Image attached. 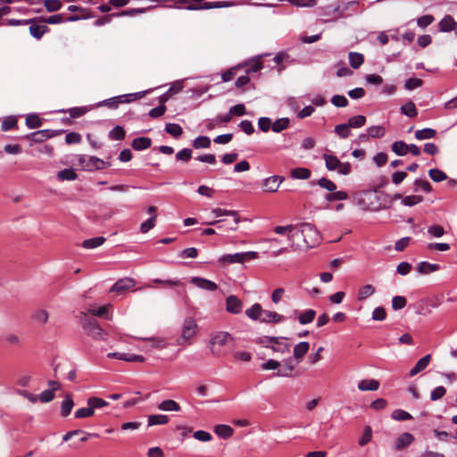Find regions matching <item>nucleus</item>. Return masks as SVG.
<instances>
[{"mask_svg": "<svg viewBox=\"0 0 457 457\" xmlns=\"http://www.w3.org/2000/svg\"><path fill=\"white\" fill-rule=\"evenodd\" d=\"M258 258L257 252H245V253H237L233 254H224L220 258V262L225 264H232V263H243L248 260H253Z\"/></svg>", "mask_w": 457, "mask_h": 457, "instance_id": "obj_7", "label": "nucleus"}, {"mask_svg": "<svg viewBox=\"0 0 457 457\" xmlns=\"http://www.w3.org/2000/svg\"><path fill=\"white\" fill-rule=\"evenodd\" d=\"M104 242L105 238L104 237H96L84 240L82 246L87 249H93L102 245Z\"/></svg>", "mask_w": 457, "mask_h": 457, "instance_id": "obj_34", "label": "nucleus"}, {"mask_svg": "<svg viewBox=\"0 0 457 457\" xmlns=\"http://www.w3.org/2000/svg\"><path fill=\"white\" fill-rule=\"evenodd\" d=\"M243 303L236 295H229L226 299V311L232 314H238L242 312Z\"/></svg>", "mask_w": 457, "mask_h": 457, "instance_id": "obj_13", "label": "nucleus"}, {"mask_svg": "<svg viewBox=\"0 0 457 457\" xmlns=\"http://www.w3.org/2000/svg\"><path fill=\"white\" fill-rule=\"evenodd\" d=\"M290 120L288 118H280L277 119L271 126V129L276 132L279 133L285 129H287L289 127Z\"/></svg>", "mask_w": 457, "mask_h": 457, "instance_id": "obj_33", "label": "nucleus"}, {"mask_svg": "<svg viewBox=\"0 0 457 457\" xmlns=\"http://www.w3.org/2000/svg\"><path fill=\"white\" fill-rule=\"evenodd\" d=\"M349 124H339L335 127L336 133L342 138H346L350 135Z\"/></svg>", "mask_w": 457, "mask_h": 457, "instance_id": "obj_54", "label": "nucleus"}, {"mask_svg": "<svg viewBox=\"0 0 457 457\" xmlns=\"http://www.w3.org/2000/svg\"><path fill=\"white\" fill-rule=\"evenodd\" d=\"M283 365H284V369L278 370L277 375L279 377H286V378L294 377L295 365L294 364L293 359L289 357V358L284 360Z\"/></svg>", "mask_w": 457, "mask_h": 457, "instance_id": "obj_17", "label": "nucleus"}, {"mask_svg": "<svg viewBox=\"0 0 457 457\" xmlns=\"http://www.w3.org/2000/svg\"><path fill=\"white\" fill-rule=\"evenodd\" d=\"M74 406L73 400L71 395H66L65 399L62 403L61 414L63 417H67Z\"/></svg>", "mask_w": 457, "mask_h": 457, "instance_id": "obj_36", "label": "nucleus"}, {"mask_svg": "<svg viewBox=\"0 0 457 457\" xmlns=\"http://www.w3.org/2000/svg\"><path fill=\"white\" fill-rule=\"evenodd\" d=\"M428 175L431 178V179L434 180L435 182H441L447 179L446 174L444 171L437 169L429 170Z\"/></svg>", "mask_w": 457, "mask_h": 457, "instance_id": "obj_51", "label": "nucleus"}, {"mask_svg": "<svg viewBox=\"0 0 457 457\" xmlns=\"http://www.w3.org/2000/svg\"><path fill=\"white\" fill-rule=\"evenodd\" d=\"M297 237L293 242L292 250L313 247L320 241V235L317 228L310 223L296 225Z\"/></svg>", "mask_w": 457, "mask_h": 457, "instance_id": "obj_1", "label": "nucleus"}, {"mask_svg": "<svg viewBox=\"0 0 457 457\" xmlns=\"http://www.w3.org/2000/svg\"><path fill=\"white\" fill-rule=\"evenodd\" d=\"M366 123V117L364 115H356L348 120V124L351 128H361Z\"/></svg>", "mask_w": 457, "mask_h": 457, "instance_id": "obj_48", "label": "nucleus"}, {"mask_svg": "<svg viewBox=\"0 0 457 457\" xmlns=\"http://www.w3.org/2000/svg\"><path fill=\"white\" fill-rule=\"evenodd\" d=\"M32 319L40 327H44L48 322L49 312L45 309H37L34 312Z\"/></svg>", "mask_w": 457, "mask_h": 457, "instance_id": "obj_20", "label": "nucleus"}, {"mask_svg": "<svg viewBox=\"0 0 457 457\" xmlns=\"http://www.w3.org/2000/svg\"><path fill=\"white\" fill-rule=\"evenodd\" d=\"M296 225H287V226H277L274 228V232L278 235H287V240L289 243V246L281 247L272 253V256L277 257L280 254L288 253L290 249L292 250L293 242L295 237H297V233L295 231Z\"/></svg>", "mask_w": 457, "mask_h": 457, "instance_id": "obj_2", "label": "nucleus"}, {"mask_svg": "<svg viewBox=\"0 0 457 457\" xmlns=\"http://www.w3.org/2000/svg\"><path fill=\"white\" fill-rule=\"evenodd\" d=\"M392 150L397 155H405L408 153V145L403 141H396L392 145Z\"/></svg>", "mask_w": 457, "mask_h": 457, "instance_id": "obj_45", "label": "nucleus"}, {"mask_svg": "<svg viewBox=\"0 0 457 457\" xmlns=\"http://www.w3.org/2000/svg\"><path fill=\"white\" fill-rule=\"evenodd\" d=\"M232 340L231 336L228 332H218L211 338V351L214 355L222 353L221 348Z\"/></svg>", "mask_w": 457, "mask_h": 457, "instance_id": "obj_9", "label": "nucleus"}, {"mask_svg": "<svg viewBox=\"0 0 457 457\" xmlns=\"http://www.w3.org/2000/svg\"><path fill=\"white\" fill-rule=\"evenodd\" d=\"M109 137L113 140H121L125 137V130L122 127L116 126L110 131Z\"/></svg>", "mask_w": 457, "mask_h": 457, "instance_id": "obj_56", "label": "nucleus"}, {"mask_svg": "<svg viewBox=\"0 0 457 457\" xmlns=\"http://www.w3.org/2000/svg\"><path fill=\"white\" fill-rule=\"evenodd\" d=\"M57 178L60 180H74L77 178V174L71 169H64L58 172Z\"/></svg>", "mask_w": 457, "mask_h": 457, "instance_id": "obj_46", "label": "nucleus"}, {"mask_svg": "<svg viewBox=\"0 0 457 457\" xmlns=\"http://www.w3.org/2000/svg\"><path fill=\"white\" fill-rule=\"evenodd\" d=\"M414 441V436L408 432L401 434L395 441V449L402 450L409 446Z\"/></svg>", "mask_w": 457, "mask_h": 457, "instance_id": "obj_16", "label": "nucleus"}, {"mask_svg": "<svg viewBox=\"0 0 457 457\" xmlns=\"http://www.w3.org/2000/svg\"><path fill=\"white\" fill-rule=\"evenodd\" d=\"M263 344L265 347L281 354L288 353L291 348L288 338L281 337H265Z\"/></svg>", "mask_w": 457, "mask_h": 457, "instance_id": "obj_5", "label": "nucleus"}, {"mask_svg": "<svg viewBox=\"0 0 457 457\" xmlns=\"http://www.w3.org/2000/svg\"><path fill=\"white\" fill-rule=\"evenodd\" d=\"M310 345L308 342H300L294 347V357L298 361H302L308 353Z\"/></svg>", "mask_w": 457, "mask_h": 457, "instance_id": "obj_25", "label": "nucleus"}, {"mask_svg": "<svg viewBox=\"0 0 457 457\" xmlns=\"http://www.w3.org/2000/svg\"><path fill=\"white\" fill-rule=\"evenodd\" d=\"M136 280L132 278H122L114 283V285L111 287L110 292L121 294L125 291L131 290L136 286Z\"/></svg>", "mask_w": 457, "mask_h": 457, "instance_id": "obj_11", "label": "nucleus"}, {"mask_svg": "<svg viewBox=\"0 0 457 457\" xmlns=\"http://www.w3.org/2000/svg\"><path fill=\"white\" fill-rule=\"evenodd\" d=\"M192 157V150L189 148H184L176 154V159L178 161L187 162Z\"/></svg>", "mask_w": 457, "mask_h": 457, "instance_id": "obj_59", "label": "nucleus"}, {"mask_svg": "<svg viewBox=\"0 0 457 457\" xmlns=\"http://www.w3.org/2000/svg\"><path fill=\"white\" fill-rule=\"evenodd\" d=\"M431 360V355L427 354L423 356L421 359L418 361V362L415 364V366L410 370V377H414L420 371L424 370L428 365L429 364Z\"/></svg>", "mask_w": 457, "mask_h": 457, "instance_id": "obj_19", "label": "nucleus"}, {"mask_svg": "<svg viewBox=\"0 0 457 457\" xmlns=\"http://www.w3.org/2000/svg\"><path fill=\"white\" fill-rule=\"evenodd\" d=\"M392 419L395 420H408L412 419V416L403 410L397 409L392 412Z\"/></svg>", "mask_w": 457, "mask_h": 457, "instance_id": "obj_53", "label": "nucleus"}, {"mask_svg": "<svg viewBox=\"0 0 457 457\" xmlns=\"http://www.w3.org/2000/svg\"><path fill=\"white\" fill-rule=\"evenodd\" d=\"M95 413L93 408L91 406H88L87 407H83V408H80V409H78L76 411H75V418L77 419H84V418H88V417H91L93 416Z\"/></svg>", "mask_w": 457, "mask_h": 457, "instance_id": "obj_49", "label": "nucleus"}, {"mask_svg": "<svg viewBox=\"0 0 457 457\" xmlns=\"http://www.w3.org/2000/svg\"><path fill=\"white\" fill-rule=\"evenodd\" d=\"M284 181V178L274 175L271 177L267 178L263 182V187L265 188L266 192L274 193L276 192L279 185Z\"/></svg>", "mask_w": 457, "mask_h": 457, "instance_id": "obj_14", "label": "nucleus"}, {"mask_svg": "<svg viewBox=\"0 0 457 457\" xmlns=\"http://www.w3.org/2000/svg\"><path fill=\"white\" fill-rule=\"evenodd\" d=\"M145 96V92L137 94L123 95L106 99L98 104L99 106H106L110 109H117L120 104L129 103L134 99L141 98Z\"/></svg>", "mask_w": 457, "mask_h": 457, "instance_id": "obj_8", "label": "nucleus"}, {"mask_svg": "<svg viewBox=\"0 0 457 457\" xmlns=\"http://www.w3.org/2000/svg\"><path fill=\"white\" fill-rule=\"evenodd\" d=\"M357 386L361 391H376L379 387V382L376 379H362Z\"/></svg>", "mask_w": 457, "mask_h": 457, "instance_id": "obj_24", "label": "nucleus"}, {"mask_svg": "<svg viewBox=\"0 0 457 457\" xmlns=\"http://www.w3.org/2000/svg\"><path fill=\"white\" fill-rule=\"evenodd\" d=\"M29 32L31 36L37 39H40L43 35L48 31V28L45 24H36L33 21L30 23Z\"/></svg>", "mask_w": 457, "mask_h": 457, "instance_id": "obj_26", "label": "nucleus"}, {"mask_svg": "<svg viewBox=\"0 0 457 457\" xmlns=\"http://www.w3.org/2000/svg\"><path fill=\"white\" fill-rule=\"evenodd\" d=\"M436 135V130L433 129H429V128L420 129L415 132V137L418 140L430 139V138L435 137Z\"/></svg>", "mask_w": 457, "mask_h": 457, "instance_id": "obj_37", "label": "nucleus"}, {"mask_svg": "<svg viewBox=\"0 0 457 457\" xmlns=\"http://www.w3.org/2000/svg\"><path fill=\"white\" fill-rule=\"evenodd\" d=\"M169 422V417L163 414L150 415L148 417V426L164 425Z\"/></svg>", "mask_w": 457, "mask_h": 457, "instance_id": "obj_35", "label": "nucleus"}, {"mask_svg": "<svg viewBox=\"0 0 457 457\" xmlns=\"http://www.w3.org/2000/svg\"><path fill=\"white\" fill-rule=\"evenodd\" d=\"M214 432L220 438L228 439L233 436L234 429L228 425L220 424L215 426Z\"/></svg>", "mask_w": 457, "mask_h": 457, "instance_id": "obj_23", "label": "nucleus"}, {"mask_svg": "<svg viewBox=\"0 0 457 457\" xmlns=\"http://www.w3.org/2000/svg\"><path fill=\"white\" fill-rule=\"evenodd\" d=\"M367 133V137L380 138L385 136L386 129L383 126H371L368 128ZM361 137H366V135H361Z\"/></svg>", "mask_w": 457, "mask_h": 457, "instance_id": "obj_31", "label": "nucleus"}, {"mask_svg": "<svg viewBox=\"0 0 457 457\" xmlns=\"http://www.w3.org/2000/svg\"><path fill=\"white\" fill-rule=\"evenodd\" d=\"M262 311L263 309L260 303H254L245 310V315L253 320L261 321Z\"/></svg>", "mask_w": 457, "mask_h": 457, "instance_id": "obj_22", "label": "nucleus"}, {"mask_svg": "<svg viewBox=\"0 0 457 457\" xmlns=\"http://www.w3.org/2000/svg\"><path fill=\"white\" fill-rule=\"evenodd\" d=\"M165 131L172 137L178 138L183 133V129L180 125L176 123H167L165 126Z\"/></svg>", "mask_w": 457, "mask_h": 457, "instance_id": "obj_39", "label": "nucleus"}, {"mask_svg": "<svg viewBox=\"0 0 457 457\" xmlns=\"http://www.w3.org/2000/svg\"><path fill=\"white\" fill-rule=\"evenodd\" d=\"M378 199L376 191H366L358 196L357 204L364 211H377Z\"/></svg>", "mask_w": 457, "mask_h": 457, "instance_id": "obj_6", "label": "nucleus"}, {"mask_svg": "<svg viewBox=\"0 0 457 457\" xmlns=\"http://www.w3.org/2000/svg\"><path fill=\"white\" fill-rule=\"evenodd\" d=\"M53 136L54 134L51 133L49 130H38L32 133L30 137L35 142H43Z\"/></svg>", "mask_w": 457, "mask_h": 457, "instance_id": "obj_44", "label": "nucleus"}, {"mask_svg": "<svg viewBox=\"0 0 457 457\" xmlns=\"http://www.w3.org/2000/svg\"><path fill=\"white\" fill-rule=\"evenodd\" d=\"M282 320H283L282 315L278 314V312L263 309L260 322L278 323Z\"/></svg>", "mask_w": 457, "mask_h": 457, "instance_id": "obj_18", "label": "nucleus"}, {"mask_svg": "<svg viewBox=\"0 0 457 457\" xmlns=\"http://www.w3.org/2000/svg\"><path fill=\"white\" fill-rule=\"evenodd\" d=\"M272 126L271 120L267 117H262L258 120V127L263 132H268Z\"/></svg>", "mask_w": 457, "mask_h": 457, "instance_id": "obj_62", "label": "nucleus"}, {"mask_svg": "<svg viewBox=\"0 0 457 457\" xmlns=\"http://www.w3.org/2000/svg\"><path fill=\"white\" fill-rule=\"evenodd\" d=\"M315 315H316V312L314 310H312V309L307 310L299 315V317H298L299 322L302 325L309 324L314 320Z\"/></svg>", "mask_w": 457, "mask_h": 457, "instance_id": "obj_42", "label": "nucleus"}, {"mask_svg": "<svg viewBox=\"0 0 457 457\" xmlns=\"http://www.w3.org/2000/svg\"><path fill=\"white\" fill-rule=\"evenodd\" d=\"M45 7L48 12H55L61 9L62 3L58 0H46L44 2Z\"/></svg>", "mask_w": 457, "mask_h": 457, "instance_id": "obj_61", "label": "nucleus"}, {"mask_svg": "<svg viewBox=\"0 0 457 457\" xmlns=\"http://www.w3.org/2000/svg\"><path fill=\"white\" fill-rule=\"evenodd\" d=\"M291 177L295 179H308L311 177V170L307 168H295L291 170Z\"/></svg>", "mask_w": 457, "mask_h": 457, "instance_id": "obj_32", "label": "nucleus"}, {"mask_svg": "<svg viewBox=\"0 0 457 457\" xmlns=\"http://www.w3.org/2000/svg\"><path fill=\"white\" fill-rule=\"evenodd\" d=\"M326 168L331 171H337L341 175H348L351 172V164L349 162H342L337 156L329 154H324Z\"/></svg>", "mask_w": 457, "mask_h": 457, "instance_id": "obj_3", "label": "nucleus"}, {"mask_svg": "<svg viewBox=\"0 0 457 457\" xmlns=\"http://www.w3.org/2000/svg\"><path fill=\"white\" fill-rule=\"evenodd\" d=\"M348 198V194L345 191H334L326 195L325 199L328 202L343 201Z\"/></svg>", "mask_w": 457, "mask_h": 457, "instance_id": "obj_40", "label": "nucleus"}, {"mask_svg": "<svg viewBox=\"0 0 457 457\" xmlns=\"http://www.w3.org/2000/svg\"><path fill=\"white\" fill-rule=\"evenodd\" d=\"M457 28V22L450 15L445 16L439 22V29L443 32H449Z\"/></svg>", "mask_w": 457, "mask_h": 457, "instance_id": "obj_21", "label": "nucleus"}, {"mask_svg": "<svg viewBox=\"0 0 457 457\" xmlns=\"http://www.w3.org/2000/svg\"><path fill=\"white\" fill-rule=\"evenodd\" d=\"M423 201V197L421 195H407L403 198L402 203L405 206H414Z\"/></svg>", "mask_w": 457, "mask_h": 457, "instance_id": "obj_52", "label": "nucleus"}, {"mask_svg": "<svg viewBox=\"0 0 457 457\" xmlns=\"http://www.w3.org/2000/svg\"><path fill=\"white\" fill-rule=\"evenodd\" d=\"M406 305V299L403 296H395L392 299V308L394 310H401Z\"/></svg>", "mask_w": 457, "mask_h": 457, "instance_id": "obj_63", "label": "nucleus"}, {"mask_svg": "<svg viewBox=\"0 0 457 457\" xmlns=\"http://www.w3.org/2000/svg\"><path fill=\"white\" fill-rule=\"evenodd\" d=\"M26 124L30 129H36L41 126V120L37 115H29L26 118Z\"/></svg>", "mask_w": 457, "mask_h": 457, "instance_id": "obj_60", "label": "nucleus"}, {"mask_svg": "<svg viewBox=\"0 0 457 457\" xmlns=\"http://www.w3.org/2000/svg\"><path fill=\"white\" fill-rule=\"evenodd\" d=\"M152 141L149 137H137L133 140L131 145L137 151H142L151 146Z\"/></svg>", "mask_w": 457, "mask_h": 457, "instance_id": "obj_28", "label": "nucleus"}, {"mask_svg": "<svg viewBox=\"0 0 457 457\" xmlns=\"http://www.w3.org/2000/svg\"><path fill=\"white\" fill-rule=\"evenodd\" d=\"M364 62V57L361 54L351 52L349 53V62L353 69H358Z\"/></svg>", "mask_w": 457, "mask_h": 457, "instance_id": "obj_38", "label": "nucleus"}, {"mask_svg": "<svg viewBox=\"0 0 457 457\" xmlns=\"http://www.w3.org/2000/svg\"><path fill=\"white\" fill-rule=\"evenodd\" d=\"M401 111L403 114L411 118L417 116L418 114L416 106L412 102H409L403 105Z\"/></svg>", "mask_w": 457, "mask_h": 457, "instance_id": "obj_50", "label": "nucleus"}, {"mask_svg": "<svg viewBox=\"0 0 457 457\" xmlns=\"http://www.w3.org/2000/svg\"><path fill=\"white\" fill-rule=\"evenodd\" d=\"M414 191H418L420 188L423 191L429 193L432 190V187L428 181L423 179H416L414 181Z\"/></svg>", "mask_w": 457, "mask_h": 457, "instance_id": "obj_58", "label": "nucleus"}, {"mask_svg": "<svg viewBox=\"0 0 457 457\" xmlns=\"http://www.w3.org/2000/svg\"><path fill=\"white\" fill-rule=\"evenodd\" d=\"M211 145V139L206 136L197 137L194 142L193 146L195 149L208 148Z\"/></svg>", "mask_w": 457, "mask_h": 457, "instance_id": "obj_43", "label": "nucleus"}, {"mask_svg": "<svg viewBox=\"0 0 457 457\" xmlns=\"http://www.w3.org/2000/svg\"><path fill=\"white\" fill-rule=\"evenodd\" d=\"M212 213L215 217H221V216H232L234 218V223L235 225H237L240 222V217L237 211L234 210H225L221 208H214L212 210ZM232 230L237 229V226L230 228Z\"/></svg>", "mask_w": 457, "mask_h": 457, "instance_id": "obj_15", "label": "nucleus"}, {"mask_svg": "<svg viewBox=\"0 0 457 457\" xmlns=\"http://www.w3.org/2000/svg\"><path fill=\"white\" fill-rule=\"evenodd\" d=\"M446 393V390L444 386H436L430 394V399L432 401H436L441 399Z\"/></svg>", "mask_w": 457, "mask_h": 457, "instance_id": "obj_64", "label": "nucleus"}, {"mask_svg": "<svg viewBox=\"0 0 457 457\" xmlns=\"http://www.w3.org/2000/svg\"><path fill=\"white\" fill-rule=\"evenodd\" d=\"M84 331L89 337L95 339H102L104 337V330L94 318H87L85 315V319L81 321Z\"/></svg>", "mask_w": 457, "mask_h": 457, "instance_id": "obj_10", "label": "nucleus"}, {"mask_svg": "<svg viewBox=\"0 0 457 457\" xmlns=\"http://www.w3.org/2000/svg\"><path fill=\"white\" fill-rule=\"evenodd\" d=\"M157 408L164 411H179L181 409L176 401L170 399L162 401L158 404Z\"/></svg>", "mask_w": 457, "mask_h": 457, "instance_id": "obj_27", "label": "nucleus"}, {"mask_svg": "<svg viewBox=\"0 0 457 457\" xmlns=\"http://www.w3.org/2000/svg\"><path fill=\"white\" fill-rule=\"evenodd\" d=\"M233 358L236 361L248 362L251 361L252 355L250 353L245 351H237L234 353Z\"/></svg>", "mask_w": 457, "mask_h": 457, "instance_id": "obj_55", "label": "nucleus"}, {"mask_svg": "<svg viewBox=\"0 0 457 457\" xmlns=\"http://www.w3.org/2000/svg\"><path fill=\"white\" fill-rule=\"evenodd\" d=\"M87 403L88 406H91L93 410L100 409L103 407L107 406L109 403L108 402L104 401V399L96 396L89 397L87 401Z\"/></svg>", "mask_w": 457, "mask_h": 457, "instance_id": "obj_41", "label": "nucleus"}, {"mask_svg": "<svg viewBox=\"0 0 457 457\" xmlns=\"http://www.w3.org/2000/svg\"><path fill=\"white\" fill-rule=\"evenodd\" d=\"M198 326L195 319L187 318L182 325L181 336L178 338L177 343L179 345H183L189 341L197 334Z\"/></svg>", "mask_w": 457, "mask_h": 457, "instance_id": "obj_4", "label": "nucleus"}, {"mask_svg": "<svg viewBox=\"0 0 457 457\" xmlns=\"http://www.w3.org/2000/svg\"><path fill=\"white\" fill-rule=\"evenodd\" d=\"M155 224L156 215H154L140 225V231L142 233H147L150 229L154 228Z\"/></svg>", "mask_w": 457, "mask_h": 457, "instance_id": "obj_57", "label": "nucleus"}, {"mask_svg": "<svg viewBox=\"0 0 457 457\" xmlns=\"http://www.w3.org/2000/svg\"><path fill=\"white\" fill-rule=\"evenodd\" d=\"M318 185L329 191L330 193L334 192L337 190V185L330 179H327V178H321L318 180Z\"/></svg>", "mask_w": 457, "mask_h": 457, "instance_id": "obj_47", "label": "nucleus"}, {"mask_svg": "<svg viewBox=\"0 0 457 457\" xmlns=\"http://www.w3.org/2000/svg\"><path fill=\"white\" fill-rule=\"evenodd\" d=\"M376 292V288L374 286L368 284L363 287H361L357 295L358 301H363L367 299L368 297L373 295Z\"/></svg>", "mask_w": 457, "mask_h": 457, "instance_id": "obj_29", "label": "nucleus"}, {"mask_svg": "<svg viewBox=\"0 0 457 457\" xmlns=\"http://www.w3.org/2000/svg\"><path fill=\"white\" fill-rule=\"evenodd\" d=\"M440 266L436 263H429L427 262H421L419 263L417 270L420 274H428L431 272L437 271Z\"/></svg>", "mask_w": 457, "mask_h": 457, "instance_id": "obj_30", "label": "nucleus"}, {"mask_svg": "<svg viewBox=\"0 0 457 457\" xmlns=\"http://www.w3.org/2000/svg\"><path fill=\"white\" fill-rule=\"evenodd\" d=\"M190 283L205 291L213 292L218 289V285L216 283L201 277H192L190 278Z\"/></svg>", "mask_w": 457, "mask_h": 457, "instance_id": "obj_12", "label": "nucleus"}]
</instances>
